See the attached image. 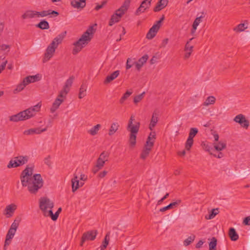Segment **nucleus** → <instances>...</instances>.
<instances>
[{"instance_id": "25", "label": "nucleus", "mask_w": 250, "mask_h": 250, "mask_svg": "<svg viewBox=\"0 0 250 250\" xmlns=\"http://www.w3.org/2000/svg\"><path fill=\"white\" fill-rule=\"evenodd\" d=\"M168 3L167 0H160L154 8V12H158L167 6Z\"/></svg>"}, {"instance_id": "28", "label": "nucleus", "mask_w": 250, "mask_h": 250, "mask_svg": "<svg viewBox=\"0 0 250 250\" xmlns=\"http://www.w3.org/2000/svg\"><path fill=\"white\" fill-rule=\"evenodd\" d=\"M213 145L214 149L218 151H222L227 147L226 143L223 141H219L218 143L214 142Z\"/></svg>"}, {"instance_id": "46", "label": "nucleus", "mask_w": 250, "mask_h": 250, "mask_svg": "<svg viewBox=\"0 0 250 250\" xmlns=\"http://www.w3.org/2000/svg\"><path fill=\"white\" fill-rule=\"evenodd\" d=\"M145 94V92H143L141 94L134 97L133 99V102L134 103V104H137L139 102L142 101L143 99L144 98Z\"/></svg>"}, {"instance_id": "54", "label": "nucleus", "mask_w": 250, "mask_h": 250, "mask_svg": "<svg viewBox=\"0 0 250 250\" xmlns=\"http://www.w3.org/2000/svg\"><path fill=\"white\" fill-rule=\"evenodd\" d=\"M16 232V231L9 229L6 235V237H8L12 239L15 235Z\"/></svg>"}, {"instance_id": "4", "label": "nucleus", "mask_w": 250, "mask_h": 250, "mask_svg": "<svg viewBox=\"0 0 250 250\" xmlns=\"http://www.w3.org/2000/svg\"><path fill=\"white\" fill-rule=\"evenodd\" d=\"M41 106V105L40 103H38L33 107L29 108L17 114L11 116L9 118V120L10 121L15 122L27 120L33 117L35 115V112L40 110Z\"/></svg>"}, {"instance_id": "57", "label": "nucleus", "mask_w": 250, "mask_h": 250, "mask_svg": "<svg viewBox=\"0 0 250 250\" xmlns=\"http://www.w3.org/2000/svg\"><path fill=\"white\" fill-rule=\"evenodd\" d=\"M10 48V46L9 45L2 44L0 45V50L1 51H5L6 50L8 49V51H9Z\"/></svg>"}, {"instance_id": "34", "label": "nucleus", "mask_w": 250, "mask_h": 250, "mask_svg": "<svg viewBox=\"0 0 250 250\" xmlns=\"http://www.w3.org/2000/svg\"><path fill=\"white\" fill-rule=\"evenodd\" d=\"M59 214L60 213L57 211L55 214H53L52 209H50L48 211L45 212V216H50L52 220L56 221L58 219Z\"/></svg>"}, {"instance_id": "16", "label": "nucleus", "mask_w": 250, "mask_h": 250, "mask_svg": "<svg viewBox=\"0 0 250 250\" xmlns=\"http://www.w3.org/2000/svg\"><path fill=\"white\" fill-rule=\"evenodd\" d=\"M148 59V56L147 55H145L141 58H140L138 62H135V65L136 69L139 71L141 68L143 67L144 64L146 62L147 60Z\"/></svg>"}, {"instance_id": "22", "label": "nucleus", "mask_w": 250, "mask_h": 250, "mask_svg": "<svg viewBox=\"0 0 250 250\" xmlns=\"http://www.w3.org/2000/svg\"><path fill=\"white\" fill-rule=\"evenodd\" d=\"M71 5L76 8L82 9L85 6V0H72L71 1Z\"/></svg>"}, {"instance_id": "60", "label": "nucleus", "mask_w": 250, "mask_h": 250, "mask_svg": "<svg viewBox=\"0 0 250 250\" xmlns=\"http://www.w3.org/2000/svg\"><path fill=\"white\" fill-rule=\"evenodd\" d=\"M50 159V156H48V157H46L44 160V163L46 165H47V166H48L49 167H50L51 165V162Z\"/></svg>"}, {"instance_id": "18", "label": "nucleus", "mask_w": 250, "mask_h": 250, "mask_svg": "<svg viewBox=\"0 0 250 250\" xmlns=\"http://www.w3.org/2000/svg\"><path fill=\"white\" fill-rule=\"evenodd\" d=\"M17 206L14 204L7 206L4 210L5 214L7 217L12 216Z\"/></svg>"}, {"instance_id": "64", "label": "nucleus", "mask_w": 250, "mask_h": 250, "mask_svg": "<svg viewBox=\"0 0 250 250\" xmlns=\"http://www.w3.org/2000/svg\"><path fill=\"white\" fill-rule=\"evenodd\" d=\"M168 42V39L167 38H166L164 40H163L162 44H161V47H165L166 45L167 44Z\"/></svg>"}, {"instance_id": "15", "label": "nucleus", "mask_w": 250, "mask_h": 250, "mask_svg": "<svg viewBox=\"0 0 250 250\" xmlns=\"http://www.w3.org/2000/svg\"><path fill=\"white\" fill-rule=\"evenodd\" d=\"M37 18L44 17L50 15H53L55 17H57L59 15V13L56 11L52 10H43L41 12L37 11Z\"/></svg>"}, {"instance_id": "20", "label": "nucleus", "mask_w": 250, "mask_h": 250, "mask_svg": "<svg viewBox=\"0 0 250 250\" xmlns=\"http://www.w3.org/2000/svg\"><path fill=\"white\" fill-rule=\"evenodd\" d=\"M40 79V78L39 77V75L37 74V75H35L34 76H28L25 77L23 80V82L26 86L27 85H28V84H29L30 83H34V82L39 81Z\"/></svg>"}, {"instance_id": "40", "label": "nucleus", "mask_w": 250, "mask_h": 250, "mask_svg": "<svg viewBox=\"0 0 250 250\" xmlns=\"http://www.w3.org/2000/svg\"><path fill=\"white\" fill-rule=\"evenodd\" d=\"M216 99L214 96H210L208 97L204 103V105L208 106L209 104H213L215 102Z\"/></svg>"}, {"instance_id": "21", "label": "nucleus", "mask_w": 250, "mask_h": 250, "mask_svg": "<svg viewBox=\"0 0 250 250\" xmlns=\"http://www.w3.org/2000/svg\"><path fill=\"white\" fill-rule=\"evenodd\" d=\"M35 18H37V11L34 10H27L21 15V18L24 20Z\"/></svg>"}, {"instance_id": "43", "label": "nucleus", "mask_w": 250, "mask_h": 250, "mask_svg": "<svg viewBox=\"0 0 250 250\" xmlns=\"http://www.w3.org/2000/svg\"><path fill=\"white\" fill-rule=\"evenodd\" d=\"M195 236L193 234L189 236L184 241V245L186 246L189 245L195 239Z\"/></svg>"}, {"instance_id": "61", "label": "nucleus", "mask_w": 250, "mask_h": 250, "mask_svg": "<svg viewBox=\"0 0 250 250\" xmlns=\"http://www.w3.org/2000/svg\"><path fill=\"white\" fill-rule=\"evenodd\" d=\"M243 223L245 225L250 226V216L246 217L243 221Z\"/></svg>"}, {"instance_id": "33", "label": "nucleus", "mask_w": 250, "mask_h": 250, "mask_svg": "<svg viewBox=\"0 0 250 250\" xmlns=\"http://www.w3.org/2000/svg\"><path fill=\"white\" fill-rule=\"evenodd\" d=\"M101 127V125L100 124H97L94 126L90 130H88L87 132L92 136H95L98 133Z\"/></svg>"}, {"instance_id": "29", "label": "nucleus", "mask_w": 250, "mask_h": 250, "mask_svg": "<svg viewBox=\"0 0 250 250\" xmlns=\"http://www.w3.org/2000/svg\"><path fill=\"white\" fill-rule=\"evenodd\" d=\"M229 235L231 241H235L239 238V235L233 228H231L229 229Z\"/></svg>"}, {"instance_id": "44", "label": "nucleus", "mask_w": 250, "mask_h": 250, "mask_svg": "<svg viewBox=\"0 0 250 250\" xmlns=\"http://www.w3.org/2000/svg\"><path fill=\"white\" fill-rule=\"evenodd\" d=\"M247 28V26L244 23H240L234 28V30L236 32H240L245 30Z\"/></svg>"}, {"instance_id": "6", "label": "nucleus", "mask_w": 250, "mask_h": 250, "mask_svg": "<svg viewBox=\"0 0 250 250\" xmlns=\"http://www.w3.org/2000/svg\"><path fill=\"white\" fill-rule=\"evenodd\" d=\"M135 120L134 116L132 115L128 121L127 126V130L130 132L129 136V143L132 146L136 144V134L139 131L140 124L139 122H136L135 124L133 122Z\"/></svg>"}, {"instance_id": "53", "label": "nucleus", "mask_w": 250, "mask_h": 250, "mask_svg": "<svg viewBox=\"0 0 250 250\" xmlns=\"http://www.w3.org/2000/svg\"><path fill=\"white\" fill-rule=\"evenodd\" d=\"M20 221V220H15L13 223L11 224L10 229L16 231L17 228L19 227Z\"/></svg>"}, {"instance_id": "51", "label": "nucleus", "mask_w": 250, "mask_h": 250, "mask_svg": "<svg viewBox=\"0 0 250 250\" xmlns=\"http://www.w3.org/2000/svg\"><path fill=\"white\" fill-rule=\"evenodd\" d=\"M203 148L207 151L208 152L210 155H213L212 151L213 150V147L208 144H203Z\"/></svg>"}, {"instance_id": "63", "label": "nucleus", "mask_w": 250, "mask_h": 250, "mask_svg": "<svg viewBox=\"0 0 250 250\" xmlns=\"http://www.w3.org/2000/svg\"><path fill=\"white\" fill-rule=\"evenodd\" d=\"M107 171H106V170H104L103 171L100 172L99 175H98V177L100 178H103L107 174Z\"/></svg>"}, {"instance_id": "1", "label": "nucleus", "mask_w": 250, "mask_h": 250, "mask_svg": "<svg viewBox=\"0 0 250 250\" xmlns=\"http://www.w3.org/2000/svg\"><path fill=\"white\" fill-rule=\"evenodd\" d=\"M33 169L27 167L21 172L20 179L23 187H27L29 192L36 194L43 186V181L40 174H35L33 176Z\"/></svg>"}, {"instance_id": "9", "label": "nucleus", "mask_w": 250, "mask_h": 250, "mask_svg": "<svg viewBox=\"0 0 250 250\" xmlns=\"http://www.w3.org/2000/svg\"><path fill=\"white\" fill-rule=\"evenodd\" d=\"M74 77L73 76H70L66 81L63 89L60 92L59 96L65 97L67 94L70 91V89L73 83Z\"/></svg>"}, {"instance_id": "45", "label": "nucleus", "mask_w": 250, "mask_h": 250, "mask_svg": "<svg viewBox=\"0 0 250 250\" xmlns=\"http://www.w3.org/2000/svg\"><path fill=\"white\" fill-rule=\"evenodd\" d=\"M198 132L197 128L192 127L190 129L188 138L193 139V138L196 136Z\"/></svg>"}, {"instance_id": "19", "label": "nucleus", "mask_w": 250, "mask_h": 250, "mask_svg": "<svg viewBox=\"0 0 250 250\" xmlns=\"http://www.w3.org/2000/svg\"><path fill=\"white\" fill-rule=\"evenodd\" d=\"M64 98L59 97V95L58 96L50 108V112L51 113H54L59 108L61 104L63 102Z\"/></svg>"}, {"instance_id": "55", "label": "nucleus", "mask_w": 250, "mask_h": 250, "mask_svg": "<svg viewBox=\"0 0 250 250\" xmlns=\"http://www.w3.org/2000/svg\"><path fill=\"white\" fill-rule=\"evenodd\" d=\"M11 240H12V239L6 237V239H5V242H4V247H3V249L4 250H5L7 249V247L11 243Z\"/></svg>"}, {"instance_id": "50", "label": "nucleus", "mask_w": 250, "mask_h": 250, "mask_svg": "<svg viewBox=\"0 0 250 250\" xmlns=\"http://www.w3.org/2000/svg\"><path fill=\"white\" fill-rule=\"evenodd\" d=\"M204 17V16L201 15L200 17H197L194 20L192 25L194 26V29L197 28L199 23L202 21V19Z\"/></svg>"}, {"instance_id": "10", "label": "nucleus", "mask_w": 250, "mask_h": 250, "mask_svg": "<svg viewBox=\"0 0 250 250\" xmlns=\"http://www.w3.org/2000/svg\"><path fill=\"white\" fill-rule=\"evenodd\" d=\"M97 233V230H90L84 232L82 237L80 246H83L86 241L94 240L96 238Z\"/></svg>"}, {"instance_id": "30", "label": "nucleus", "mask_w": 250, "mask_h": 250, "mask_svg": "<svg viewBox=\"0 0 250 250\" xmlns=\"http://www.w3.org/2000/svg\"><path fill=\"white\" fill-rule=\"evenodd\" d=\"M71 183L72 190L74 192L80 187L79 181L77 176H74V178L71 179Z\"/></svg>"}, {"instance_id": "14", "label": "nucleus", "mask_w": 250, "mask_h": 250, "mask_svg": "<svg viewBox=\"0 0 250 250\" xmlns=\"http://www.w3.org/2000/svg\"><path fill=\"white\" fill-rule=\"evenodd\" d=\"M47 128L41 129L40 127L33 128L24 131L23 134L26 135H33L34 134H40L46 131Z\"/></svg>"}, {"instance_id": "23", "label": "nucleus", "mask_w": 250, "mask_h": 250, "mask_svg": "<svg viewBox=\"0 0 250 250\" xmlns=\"http://www.w3.org/2000/svg\"><path fill=\"white\" fill-rule=\"evenodd\" d=\"M181 203V200L180 199L177 200L176 201L171 203L167 206L163 207L160 209V211L164 212L168 209H170L177 207Z\"/></svg>"}, {"instance_id": "26", "label": "nucleus", "mask_w": 250, "mask_h": 250, "mask_svg": "<svg viewBox=\"0 0 250 250\" xmlns=\"http://www.w3.org/2000/svg\"><path fill=\"white\" fill-rule=\"evenodd\" d=\"M158 121V114L156 112V111L155 110L152 114V116L151 118V122L149 124V128L150 130H152L153 128L155 126L157 123Z\"/></svg>"}, {"instance_id": "38", "label": "nucleus", "mask_w": 250, "mask_h": 250, "mask_svg": "<svg viewBox=\"0 0 250 250\" xmlns=\"http://www.w3.org/2000/svg\"><path fill=\"white\" fill-rule=\"evenodd\" d=\"M109 155H110L109 152L106 151H104L100 154L99 158L100 159H101V160H102L103 161H104V162H106L108 161Z\"/></svg>"}, {"instance_id": "41", "label": "nucleus", "mask_w": 250, "mask_h": 250, "mask_svg": "<svg viewBox=\"0 0 250 250\" xmlns=\"http://www.w3.org/2000/svg\"><path fill=\"white\" fill-rule=\"evenodd\" d=\"M109 240V232L107 233L105 237L104 241L103 242L102 245L101 246L100 248L101 250H104L107 247L108 244Z\"/></svg>"}, {"instance_id": "42", "label": "nucleus", "mask_w": 250, "mask_h": 250, "mask_svg": "<svg viewBox=\"0 0 250 250\" xmlns=\"http://www.w3.org/2000/svg\"><path fill=\"white\" fill-rule=\"evenodd\" d=\"M219 213L218 208L212 209L208 216H206L207 219H213L217 214Z\"/></svg>"}, {"instance_id": "49", "label": "nucleus", "mask_w": 250, "mask_h": 250, "mask_svg": "<svg viewBox=\"0 0 250 250\" xmlns=\"http://www.w3.org/2000/svg\"><path fill=\"white\" fill-rule=\"evenodd\" d=\"M132 93V91H127L120 100V103L122 104Z\"/></svg>"}, {"instance_id": "3", "label": "nucleus", "mask_w": 250, "mask_h": 250, "mask_svg": "<svg viewBox=\"0 0 250 250\" xmlns=\"http://www.w3.org/2000/svg\"><path fill=\"white\" fill-rule=\"evenodd\" d=\"M66 31H64V32L59 34L54 39L51 43L47 46L44 54V58L42 59L43 63L48 61L53 56L58 45L62 42L63 39L66 36Z\"/></svg>"}, {"instance_id": "62", "label": "nucleus", "mask_w": 250, "mask_h": 250, "mask_svg": "<svg viewBox=\"0 0 250 250\" xmlns=\"http://www.w3.org/2000/svg\"><path fill=\"white\" fill-rule=\"evenodd\" d=\"M7 63V61H5V62H3L0 65V73L1 72V71L4 69Z\"/></svg>"}, {"instance_id": "5", "label": "nucleus", "mask_w": 250, "mask_h": 250, "mask_svg": "<svg viewBox=\"0 0 250 250\" xmlns=\"http://www.w3.org/2000/svg\"><path fill=\"white\" fill-rule=\"evenodd\" d=\"M130 2V0H125L124 2L123 5L111 16L108 23L109 26H111L120 21L121 18L127 11Z\"/></svg>"}, {"instance_id": "36", "label": "nucleus", "mask_w": 250, "mask_h": 250, "mask_svg": "<svg viewBox=\"0 0 250 250\" xmlns=\"http://www.w3.org/2000/svg\"><path fill=\"white\" fill-rule=\"evenodd\" d=\"M87 86L85 83H83L80 88L79 98L82 99L86 95Z\"/></svg>"}, {"instance_id": "39", "label": "nucleus", "mask_w": 250, "mask_h": 250, "mask_svg": "<svg viewBox=\"0 0 250 250\" xmlns=\"http://www.w3.org/2000/svg\"><path fill=\"white\" fill-rule=\"evenodd\" d=\"M217 239L215 237H212L211 241L209 243V250H216Z\"/></svg>"}, {"instance_id": "37", "label": "nucleus", "mask_w": 250, "mask_h": 250, "mask_svg": "<svg viewBox=\"0 0 250 250\" xmlns=\"http://www.w3.org/2000/svg\"><path fill=\"white\" fill-rule=\"evenodd\" d=\"M36 27L42 30L48 29L49 28V25L47 21L42 20L36 25Z\"/></svg>"}, {"instance_id": "32", "label": "nucleus", "mask_w": 250, "mask_h": 250, "mask_svg": "<svg viewBox=\"0 0 250 250\" xmlns=\"http://www.w3.org/2000/svg\"><path fill=\"white\" fill-rule=\"evenodd\" d=\"M193 46L189 44V42H188L185 45V51L186 53L185 54L184 58L185 59H188L192 52Z\"/></svg>"}, {"instance_id": "2", "label": "nucleus", "mask_w": 250, "mask_h": 250, "mask_svg": "<svg viewBox=\"0 0 250 250\" xmlns=\"http://www.w3.org/2000/svg\"><path fill=\"white\" fill-rule=\"evenodd\" d=\"M94 34V29L90 26L85 32L83 33L78 41L73 43L74 47L72 51L74 55L78 54L85 46L91 40Z\"/></svg>"}, {"instance_id": "58", "label": "nucleus", "mask_w": 250, "mask_h": 250, "mask_svg": "<svg viewBox=\"0 0 250 250\" xmlns=\"http://www.w3.org/2000/svg\"><path fill=\"white\" fill-rule=\"evenodd\" d=\"M155 133L154 132L153 133H150L149 136L148 137V138H147L146 141H148L149 140V142H153L154 143V141H151V140H152L153 139H154L155 138Z\"/></svg>"}, {"instance_id": "13", "label": "nucleus", "mask_w": 250, "mask_h": 250, "mask_svg": "<svg viewBox=\"0 0 250 250\" xmlns=\"http://www.w3.org/2000/svg\"><path fill=\"white\" fill-rule=\"evenodd\" d=\"M151 1L149 0H144L139 7L137 9L135 14L139 15L140 13H143L145 10L149 8L151 5Z\"/></svg>"}, {"instance_id": "59", "label": "nucleus", "mask_w": 250, "mask_h": 250, "mask_svg": "<svg viewBox=\"0 0 250 250\" xmlns=\"http://www.w3.org/2000/svg\"><path fill=\"white\" fill-rule=\"evenodd\" d=\"M165 20V16L164 15H162L160 20L157 21L156 23L155 24V25L158 26L159 28H160L162 22Z\"/></svg>"}, {"instance_id": "8", "label": "nucleus", "mask_w": 250, "mask_h": 250, "mask_svg": "<svg viewBox=\"0 0 250 250\" xmlns=\"http://www.w3.org/2000/svg\"><path fill=\"white\" fill-rule=\"evenodd\" d=\"M54 207V203L49 199L46 197L41 198L40 200V208L43 211L45 215V212L48 211L47 209H52Z\"/></svg>"}, {"instance_id": "7", "label": "nucleus", "mask_w": 250, "mask_h": 250, "mask_svg": "<svg viewBox=\"0 0 250 250\" xmlns=\"http://www.w3.org/2000/svg\"><path fill=\"white\" fill-rule=\"evenodd\" d=\"M28 160V158L26 156H19L11 160L7 167L8 168L17 167L26 164Z\"/></svg>"}, {"instance_id": "47", "label": "nucleus", "mask_w": 250, "mask_h": 250, "mask_svg": "<svg viewBox=\"0 0 250 250\" xmlns=\"http://www.w3.org/2000/svg\"><path fill=\"white\" fill-rule=\"evenodd\" d=\"M193 144V139L188 138L185 144V148L189 151Z\"/></svg>"}, {"instance_id": "12", "label": "nucleus", "mask_w": 250, "mask_h": 250, "mask_svg": "<svg viewBox=\"0 0 250 250\" xmlns=\"http://www.w3.org/2000/svg\"><path fill=\"white\" fill-rule=\"evenodd\" d=\"M153 146V142H149V140L146 141L145 146L140 155V158L143 160L146 159L148 156Z\"/></svg>"}, {"instance_id": "27", "label": "nucleus", "mask_w": 250, "mask_h": 250, "mask_svg": "<svg viewBox=\"0 0 250 250\" xmlns=\"http://www.w3.org/2000/svg\"><path fill=\"white\" fill-rule=\"evenodd\" d=\"M105 163V162L98 158L96 162V164L93 168V172L96 173L104 167Z\"/></svg>"}, {"instance_id": "56", "label": "nucleus", "mask_w": 250, "mask_h": 250, "mask_svg": "<svg viewBox=\"0 0 250 250\" xmlns=\"http://www.w3.org/2000/svg\"><path fill=\"white\" fill-rule=\"evenodd\" d=\"M106 1L104 0L102 2L101 4H97L96 6L95 7V10L96 11H98L100 9L102 8L104 5H105L106 3Z\"/></svg>"}, {"instance_id": "31", "label": "nucleus", "mask_w": 250, "mask_h": 250, "mask_svg": "<svg viewBox=\"0 0 250 250\" xmlns=\"http://www.w3.org/2000/svg\"><path fill=\"white\" fill-rule=\"evenodd\" d=\"M120 125L118 123H113L111 124L108 131V135L112 136L119 129Z\"/></svg>"}, {"instance_id": "52", "label": "nucleus", "mask_w": 250, "mask_h": 250, "mask_svg": "<svg viewBox=\"0 0 250 250\" xmlns=\"http://www.w3.org/2000/svg\"><path fill=\"white\" fill-rule=\"evenodd\" d=\"M134 59H131V58H128L126 63V69H130L133 65L135 64Z\"/></svg>"}, {"instance_id": "11", "label": "nucleus", "mask_w": 250, "mask_h": 250, "mask_svg": "<svg viewBox=\"0 0 250 250\" xmlns=\"http://www.w3.org/2000/svg\"><path fill=\"white\" fill-rule=\"evenodd\" d=\"M233 121L236 123H239L242 127L247 128L250 125L249 121L246 119L245 116L240 114L235 117Z\"/></svg>"}, {"instance_id": "48", "label": "nucleus", "mask_w": 250, "mask_h": 250, "mask_svg": "<svg viewBox=\"0 0 250 250\" xmlns=\"http://www.w3.org/2000/svg\"><path fill=\"white\" fill-rule=\"evenodd\" d=\"M26 86V85L25 84V83H23V82L22 81V83H21L19 84L16 88H15L14 90V93L16 94V93H17L20 91H21V90H22Z\"/></svg>"}, {"instance_id": "24", "label": "nucleus", "mask_w": 250, "mask_h": 250, "mask_svg": "<svg viewBox=\"0 0 250 250\" xmlns=\"http://www.w3.org/2000/svg\"><path fill=\"white\" fill-rule=\"evenodd\" d=\"M120 74V71L116 70L113 72L112 74L109 75H108L105 79L104 80V84H107L110 83L111 81L115 80L116 78L118 77Z\"/></svg>"}, {"instance_id": "35", "label": "nucleus", "mask_w": 250, "mask_h": 250, "mask_svg": "<svg viewBox=\"0 0 250 250\" xmlns=\"http://www.w3.org/2000/svg\"><path fill=\"white\" fill-rule=\"evenodd\" d=\"M59 214L60 213L57 211L55 214H53L52 209H50L48 211L45 212V216H50L52 220L56 221L58 219Z\"/></svg>"}, {"instance_id": "17", "label": "nucleus", "mask_w": 250, "mask_h": 250, "mask_svg": "<svg viewBox=\"0 0 250 250\" xmlns=\"http://www.w3.org/2000/svg\"><path fill=\"white\" fill-rule=\"evenodd\" d=\"M159 29L158 26L154 24L147 32L146 38L149 40L152 39L156 36Z\"/></svg>"}]
</instances>
